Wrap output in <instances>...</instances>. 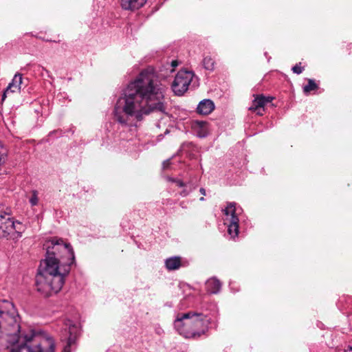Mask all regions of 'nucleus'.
<instances>
[{"instance_id":"obj_5","label":"nucleus","mask_w":352,"mask_h":352,"mask_svg":"<svg viewBox=\"0 0 352 352\" xmlns=\"http://www.w3.org/2000/svg\"><path fill=\"white\" fill-rule=\"evenodd\" d=\"M192 78L193 73L192 72L187 70L179 71L171 85L175 94L182 96L188 90Z\"/></svg>"},{"instance_id":"obj_1","label":"nucleus","mask_w":352,"mask_h":352,"mask_svg":"<svg viewBox=\"0 0 352 352\" xmlns=\"http://www.w3.org/2000/svg\"><path fill=\"white\" fill-rule=\"evenodd\" d=\"M165 92L166 87L155 69L151 67L143 69L118 98L113 111L115 120L129 126L151 113H165Z\"/></svg>"},{"instance_id":"obj_14","label":"nucleus","mask_w":352,"mask_h":352,"mask_svg":"<svg viewBox=\"0 0 352 352\" xmlns=\"http://www.w3.org/2000/svg\"><path fill=\"white\" fill-rule=\"evenodd\" d=\"M239 218H234L233 220H229L228 232L232 238H235L239 234Z\"/></svg>"},{"instance_id":"obj_6","label":"nucleus","mask_w":352,"mask_h":352,"mask_svg":"<svg viewBox=\"0 0 352 352\" xmlns=\"http://www.w3.org/2000/svg\"><path fill=\"white\" fill-rule=\"evenodd\" d=\"M14 230L15 223L10 214L3 211L0 206V237L7 236Z\"/></svg>"},{"instance_id":"obj_15","label":"nucleus","mask_w":352,"mask_h":352,"mask_svg":"<svg viewBox=\"0 0 352 352\" xmlns=\"http://www.w3.org/2000/svg\"><path fill=\"white\" fill-rule=\"evenodd\" d=\"M223 211L226 216H230L229 220H233L234 218H238V209L236 208V204L234 202L229 203Z\"/></svg>"},{"instance_id":"obj_11","label":"nucleus","mask_w":352,"mask_h":352,"mask_svg":"<svg viewBox=\"0 0 352 352\" xmlns=\"http://www.w3.org/2000/svg\"><path fill=\"white\" fill-rule=\"evenodd\" d=\"M214 109L213 102L209 99H205L201 101L197 107V111L199 114L208 115Z\"/></svg>"},{"instance_id":"obj_2","label":"nucleus","mask_w":352,"mask_h":352,"mask_svg":"<svg viewBox=\"0 0 352 352\" xmlns=\"http://www.w3.org/2000/svg\"><path fill=\"white\" fill-rule=\"evenodd\" d=\"M46 258L41 262L36 277L37 290L45 296L58 293L69 273L75 256L70 243L52 238L45 244Z\"/></svg>"},{"instance_id":"obj_24","label":"nucleus","mask_w":352,"mask_h":352,"mask_svg":"<svg viewBox=\"0 0 352 352\" xmlns=\"http://www.w3.org/2000/svg\"><path fill=\"white\" fill-rule=\"evenodd\" d=\"M197 125H199L201 129H204L206 123L205 122L199 121L196 122Z\"/></svg>"},{"instance_id":"obj_23","label":"nucleus","mask_w":352,"mask_h":352,"mask_svg":"<svg viewBox=\"0 0 352 352\" xmlns=\"http://www.w3.org/2000/svg\"><path fill=\"white\" fill-rule=\"evenodd\" d=\"M190 190H188L186 189H184L181 192H180V195L182 197H186L187 196L189 193H190Z\"/></svg>"},{"instance_id":"obj_9","label":"nucleus","mask_w":352,"mask_h":352,"mask_svg":"<svg viewBox=\"0 0 352 352\" xmlns=\"http://www.w3.org/2000/svg\"><path fill=\"white\" fill-rule=\"evenodd\" d=\"M22 82L23 78L21 74H20L19 73L16 74L12 82L9 83L6 89L4 91L2 95L1 100L3 101L6 99L7 94H8L9 93H14L19 91L21 90Z\"/></svg>"},{"instance_id":"obj_7","label":"nucleus","mask_w":352,"mask_h":352,"mask_svg":"<svg viewBox=\"0 0 352 352\" xmlns=\"http://www.w3.org/2000/svg\"><path fill=\"white\" fill-rule=\"evenodd\" d=\"M274 100V97L267 96L265 97L263 95H258L256 96L252 102V106L249 109L252 111H254L256 114L262 116L265 111V106Z\"/></svg>"},{"instance_id":"obj_8","label":"nucleus","mask_w":352,"mask_h":352,"mask_svg":"<svg viewBox=\"0 0 352 352\" xmlns=\"http://www.w3.org/2000/svg\"><path fill=\"white\" fill-rule=\"evenodd\" d=\"M66 325L69 326L68 330L65 329V331L67 333H69V336L65 338L67 340V344L64 346L63 352H70V348L72 344H75L79 330L76 325L72 324L70 322H69V324H67Z\"/></svg>"},{"instance_id":"obj_4","label":"nucleus","mask_w":352,"mask_h":352,"mask_svg":"<svg viewBox=\"0 0 352 352\" xmlns=\"http://www.w3.org/2000/svg\"><path fill=\"white\" fill-rule=\"evenodd\" d=\"M209 319L203 314L189 311L178 314L174 321L177 331L185 338L197 340L208 330Z\"/></svg>"},{"instance_id":"obj_13","label":"nucleus","mask_w":352,"mask_h":352,"mask_svg":"<svg viewBox=\"0 0 352 352\" xmlns=\"http://www.w3.org/2000/svg\"><path fill=\"white\" fill-rule=\"evenodd\" d=\"M206 287L208 292L217 294L221 289V283L216 278H211L206 281Z\"/></svg>"},{"instance_id":"obj_27","label":"nucleus","mask_w":352,"mask_h":352,"mask_svg":"<svg viewBox=\"0 0 352 352\" xmlns=\"http://www.w3.org/2000/svg\"><path fill=\"white\" fill-rule=\"evenodd\" d=\"M199 135L200 137H204V136H205V133H203V134H201V133H199Z\"/></svg>"},{"instance_id":"obj_28","label":"nucleus","mask_w":352,"mask_h":352,"mask_svg":"<svg viewBox=\"0 0 352 352\" xmlns=\"http://www.w3.org/2000/svg\"><path fill=\"white\" fill-rule=\"evenodd\" d=\"M200 201H204V198L202 197L199 199Z\"/></svg>"},{"instance_id":"obj_26","label":"nucleus","mask_w":352,"mask_h":352,"mask_svg":"<svg viewBox=\"0 0 352 352\" xmlns=\"http://www.w3.org/2000/svg\"><path fill=\"white\" fill-rule=\"evenodd\" d=\"M199 192L201 195H206V190L204 188H201L199 189Z\"/></svg>"},{"instance_id":"obj_12","label":"nucleus","mask_w":352,"mask_h":352,"mask_svg":"<svg viewBox=\"0 0 352 352\" xmlns=\"http://www.w3.org/2000/svg\"><path fill=\"white\" fill-rule=\"evenodd\" d=\"M146 0H120L121 7L126 10H138L145 3Z\"/></svg>"},{"instance_id":"obj_25","label":"nucleus","mask_w":352,"mask_h":352,"mask_svg":"<svg viewBox=\"0 0 352 352\" xmlns=\"http://www.w3.org/2000/svg\"><path fill=\"white\" fill-rule=\"evenodd\" d=\"M5 157H6L5 153H2L0 152V165L1 164V163L3 162H4Z\"/></svg>"},{"instance_id":"obj_19","label":"nucleus","mask_w":352,"mask_h":352,"mask_svg":"<svg viewBox=\"0 0 352 352\" xmlns=\"http://www.w3.org/2000/svg\"><path fill=\"white\" fill-rule=\"evenodd\" d=\"M292 71L295 74H300L302 72L303 68L300 66V63H299L292 67Z\"/></svg>"},{"instance_id":"obj_16","label":"nucleus","mask_w":352,"mask_h":352,"mask_svg":"<svg viewBox=\"0 0 352 352\" xmlns=\"http://www.w3.org/2000/svg\"><path fill=\"white\" fill-rule=\"evenodd\" d=\"M318 89V85L312 79L308 80V83L303 87V91L305 94H309L311 91H316Z\"/></svg>"},{"instance_id":"obj_21","label":"nucleus","mask_w":352,"mask_h":352,"mask_svg":"<svg viewBox=\"0 0 352 352\" xmlns=\"http://www.w3.org/2000/svg\"><path fill=\"white\" fill-rule=\"evenodd\" d=\"M178 65V61L177 60H173L170 63V72H173L174 71L175 67H176Z\"/></svg>"},{"instance_id":"obj_3","label":"nucleus","mask_w":352,"mask_h":352,"mask_svg":"<svg viewBox=\"0 0 352 352\" xmlns=\"http://www.w3.org/2000/svg\"><path fill=\"white\" fill-rule=\"evenodd\" d=\"M19 316L8 300L0 303V352H54L50 336H19Z\"/></svg>"},{"instance_id":"obj_22","label":"nucleus","mask_w":352,"mask_h":352,"mask_svg":"<svg viewBox=\"0 0 352 352\" xmlns=\"http://www.w3.org/2000/svg\"><path fill=\"white\" fill-rule=\"evenodd\" d=\"M179 187H184L185 186V184L181 181V180H173Z\"/></svg>"},{"instance_id":"obj_17","label":"nucleus","mask_w":352,"mask_h":352,"mask_svg":"<svg viewBox=\"0 0 352 352\" xmlns=\"http://www.w3.org/2000/svg\"><path fill=\"white\" fill-rule=\"evenodd\" d=\"M203 65L206 69L212 71L214 67V61L211 57L206 56L203 60Z\"/></svg>"},{"instance_id":"obj_10","label":"nucleus","mask_w":352,"mask_h":352,"mask_svg":"<svg viewBox=\"0 0 352 352\" xmlns=\"http://www.w3.org/2000/svg\"><path fill=\"white\" fill-rule=\"evenodd\" d=\"M186 265L188 262L180 256H171L165 260V267L168 271L177 270Z\"/></svg>"},{"instance_id":"obj_18","label":"nucleus","mask_w":352,"mask_h":352,"mask_svg":"<svg viewBox=\"0 0 352 352\" xmlns=\"http://www.w3.org/2000/svg\"><path fill=\"white\" fill-rule=\"evenodd\" d=\"M38 198L37 192L34 190L32 192V196L30 199V203L32 206H36L38 204Z\"/></svg>"},{"instance_id":"obj_20","label":"nucleus","mask_w":352,"mask_h":352,"mask_svg":"<svg viewBox=\"0 0 352 352\" xmlns=\"http://www.w3.org/2000/svg\"><path fill=\"white\" fill-rule=\"evenodd\" d=\"M170 165V160H166L164 161V162L162 164V166H163L164 169L168 168Z\"/></svg>"},{"instance_id":"obj_29","label":"nucleus","mask_w":352,"mask_h":352,"mask_svg":"<svg viewBox=\"0 0 352 352\" xmlns=\"http://www.w3.org/2000/svg\"><path fill=\"white\" fill-rule=\"evenodd\" d=\"M349 349L352 351V347H351V346H350V347H349Z\"/></svg>"}]
</instances>
